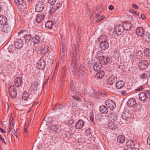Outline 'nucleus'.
Here are the masks:
<instances>
[{"label":"nucleus","mask_w":150,"mask_h":150,"mask_svg":"<svg viewBox=\"0 0 150 150\" xmlns=\"http://www.w3.org/2000/svg\"><path fill=\"white\" fill-rule=\"evenodd\" d=\"M76 49L74 50L72 52L73 59L71 63V69L72 72H75L76 71L79 72L81 74H83V70H80V69L78 67V61L77 60L78 56L77 55Z\"/></svg>","instance_id":"obj_1"},{"label":"nucleus","mask_w":150,"mask_h":150,"mask_svg":"<svg viewBox=\"0 0 150 150\" xmlns=\"http://www.w3.org/2000/svg\"><path fill=\"white\" fill-rule=\"evenodd\" d=\"M139 99L142 101L145 102L147 98H150V90H147L146 88L144 89L138 94Z\"/></svg>","instance_id":"obj_2"},{"label":"nucleus","mask_w":150,"mask_h":150,"mask_svg":"<svg viewBox=\"0 0 150 150\" xmlns=\"http://www.w3.org/2000/svg\"><path fill=\"white\" fill-rule=\"evenodd\" d=\"M22 98L23 102L25 103V105H28L31 104L32 98L30 97L28 92L25 91L23 93Z\"/></svg>","instance_id":"obj_3"},{"label":"nucleus","mask_w":150,"mask_h":150,"mask_svg":"<svg viewBox=\"0 0 150 150\" xmlns=\"http://www.w3.org/2000/svg\"><path fill=\"white\" fill-rule=\"evenodd\" d=\"M43 1H39L36 4L35 8L36 12H41L43 10L45 6Z\"/></svg>","instance_id":"obj_4"},{"label":"nucleus","mask_w":150,"mask_h":150,"mask_svg":"<svg viewBox=\"0 0 150 150\" xmlns=\"http://www.w3.org/2000/svg\"><path fill=\"white\" fill-rule=\"evenodd\" d=\"M105 104L107 107L110 108V110H112L116 107V104L112 100L108 99L105 102Z\"/></svg>","instance_id":"obj_5"},{"label":"nucleus","mask_w":150,"mask_h":150,"mask_svg":"<svg viewBox=\"0 0 150 150\" xmlns=\"http://www.w3.org/2000/svg\"><path fill=\"white\" fill-rule=\"evenodd\" d=\"M132 115V113L130 111L126 110L125 112L122 113V116L123 120L127 121L131 118Z\"/></svg>","instance_id":"obj_6"},{"label":"nucleus","mask_w":150,"mask_h":150,"mask_svg":"<svg viewBox=\"0 0 150 150\" xmlns=\"http://www.w3.org/2000/svg\"><path fill=\"white\" fill-rule=\"evenodd\" d=\"M124 30L123 27L122 25H119L115 27L114 31L116 34L117 35H120L123 33Z\"/></svg>","instance_id":"obj_7"},{"label":"nucleus","mask_w":150,"mask_h":150,"mask_svg":"<svg viewBox=\"0 0 150 150\" xmlns=\"http://www.w3.org/2000/svg\"><path fill=\"white\" fill-rule=\"evenodd\" d=\"M148 62L145 60H142L139 63L138 66L142 70L145 69L148 66Z\"/></svg>","instance_id":"obj_8"},{"label":"nucleus","mask_w":150,"mask_h":150,"mask_svg":"<svg viewBox=\"0 0 150 150\" xmlns=\"http://www.w3.org/2000/svg\"><path fill=\"white\" fill-rule=\"evenodd\" d=\"M122 26L123 27L124 30L127 31H130L131 30L132 25L129 21H125L122 23Z\"/></svg>","instance_id":"obj_9"},{"label":"nucleus","mask_w":150,"mask_h":150,"mask_svg":"<svg viewBox=\"0 0 150 150\" xmlns=\"http://www.w3.org/2000/svg\"><path fill=\"white\" fill-rule=\"evenodd\" d=\"M84 125V122L81 120H79L76 124L75 128L76 129L82 130Z\"/></svg>","instance_id":"obj_10"},{"label":"nucleus","mask_w":150,"mask_h":150,"mask_svg":"<svg viewBox=\"0 0 150 150\" xmlns=\"http://www.w3.org/2000/svg\"><path fill=\"white\" fill-rule=\"evenodd\" d=\"M145 30L142 27L137 28L136 29V33L137 35L139 36L142 37L144 36Z\"/></svg>","instance_id":"obj_11"},{"label":"nucleus","mask_w":150,"mask_h":150,"mask_svg":"<svg viewBox=\"0 0 150 150\" xmlns=\"http://www.w3.org/2000/svg\"><path fill=\"white\" fill-rule=\"evenodd\" d=\"M36 16V20L37 23H40L44 20L45 16L43 14L40 13L39 14H37Z\"/></svg>","instance_id":"obj_12"},{"label":"nucleus","mask_w":150,"mask_h":150,"mask_svg":"<svg viewBox=\"0 0 150 150\" xmlns=\"http://www.w3.org/2000/svg\"><path fill=\"white\" fill-rule=\"evenodd\" d=\"M109 44L107 41H104L100 43V48L103 50H105L109 47Z\"/></svg>","instance_id":"obj_13"},{"label":"nucleus","mask_w":150,"mask_h":150,"mask_svg":"<svg viewBox=\"0 0 150 150\" xmlns=\"http://www.w3.org/2000/svg\"><path fill=\"white\" fill-rule=\"evenodd\" d=\"M23 45V41L21 39H19L15 43V46L18 49L21 48Z\"/></svg>","instance_id":"obj_14"},{"label":"nucleus","mask_w":150,"mask_h":150,"mask_svg":"<svg viewBox=\"0 0 150 150\" xmlns=\"http://www.w3.org/2000/svg\"><path fill=\"white\" fill-rule=\"evenodd\" d=\"M126 145L127 148L132 149L135 146V142L132 140H128L126 141Z\"/></svg>","instance_id":"obj_15"},{"label":"nucleus","mask_w":150,"mask_h":150,"mask_svg":"<svg viewBox=\"0 0 150 150\" xmlns=\"http://www.w3.org/2000/svg\"><path fill=\"white\" fill-rule=\"evenodd\" d=\"M108 118L111 121H116L117 119L116 115L114 113H110L108 115Z\"/></svg>","instance_id":"obj_16"},{"label":"nucleus","mask_w":150,"mask_h":150,"mask_svg":"<svg viewBox=\"0 0 150 150\" xmlns=\"http://www.w3.org/2000/svg\"><path fill=\"white\" fill-rule=\"evenodd\" d=\"M22 79L21 77H18L14 80L15 84L17 87H20L22 85Z\"/></svg>","instance_id":"obj_17"},{"label":"nucleus","mask_w":150,"mask_h":150,"mask_svg":"<svg viewBox=\"0 0 150 150\" xmlns=\"http://www.w3.org/2000/svg\"><path fill=\"white\" fill-rule=\"evenodd\" d=\"M91 65H92L93 70L96 71L99 70L101 68V64L99 63H96L95 64H91Z\"/></svg>","instance_id":"obj_18"},{"label":"nucleus","mask_w":150,"mask_h":150,"mask_svg":"<svg viewBox=\"0 0 150 150\" xmlns=\"http://www.w3.org/2000/svg\"><path fill=\"white\" fill-rule=\"evenodd\" d=\"M128 106L130 107H134L136 103V100L134 98H130L128 100L127 103Z\"/></svg>","instance_id":"obj_19"},{"label":"nucleus","mask_w":150,"mask_h":150,"mask_svg":"<svg viewBox=\"0 0 150 150\" xmlns=\"http://www.w3.org/2000/svg\"><path fill=\"white\" fill-rule=\"evenodd\" d=\"M125 84L124 81L122 80L117 81L116 83V87L118 89H120L122 88Z\"/></svg>","instance_id":"obj_20"},{"label":"nucleus","mask_w":150,"mask_h":150,"mask_svg":"<svg viewBox=\"0 0 150 150\" xmlns=\"http://www.w3.org/2000/svg\"><path fill=\"white\" fill-rule=\"evenodd\" d=\"M117 78L113 75L110 76L108 78V82L110 85L113 84L117 81Z\"/></svg>","instance_id":"obj_21"},{"label":"nucleus","mask_w":150,"mask_h":150,"mask_svg":"<svg viewBox=\"0 0 150 150\" xmlns=\"http://www.w3.org/2000/svg\"><path fill=\"white\" fill-rule=\"evenodd\" d=\"M2 25L3 26L1 29V31L2 32L7 33L10 31V28L8 25L6 24Z\"/></svg>","instance_id":"obj_22"},{"label":"nucleus","mask_w":150,"mask_h":150,"mask_svg":"<svg viewBox=\"0 0 150 150\" xmlns=\"http://www.w3.org/2000/svg\"><path fill=\"white\" fill-rule=\"evenodd\" d=\"M100 110L102 113L106 114L108 111V109L107 106L102 105L100 107Z\"/></svg>","instance_id":"obj_23"},{"label":"nucleus","mask_w":150,"mask_h":150,"mask_svg":"<svg viewBox=\"0 0 150 150\" xmlns=\"http://www.w3.org/2000/svg\"><path fill=\"white\" fill-rule=\"evenodd\" d=\"M38 86V83L37 82L34 81L32 83L30 88L33 91H37L39 88Z\"/></svg>","instance_id":"obj_24"},{"label":"nucleus","mask_w":150,"mask_h":150,"mask_svg":"<svg viewBox=\"0 0 150 150\" xmlns=\"http://www.w3.org/2000/svg\"><path fill=\"white\" fill-rule=\"evenodd\" d=\"M100 61L101 62L103 63L105 65H106L110 62V59L108 57L104 56L102 57Z\"/></svg>","instance_id":"obj_25"},{"label":"nucleus","mask_w":150,"mask_h":150,"mask_svg":"<svg viewBox=\"0 0 150 150\" xmlns=\"http://www.w3.org/2000/svg\"><path fill=\"white\" fill-rule=\"evenodd\" d=\"M40 39L39 36L36 35L32 38V41L34 42V44H36L40 42Z\"/></svg>","instance_id":"obj_26"},{"label":"nucleus","mask_w":150,"mask_h":150,"mask_svg":"<svg viewBox=\"0 0 150 150\" xmlns=\"http://www.w3.org/2000/svg\"><path fill=\"white\" fill-rule=\"evenodd\" d=\"M7 21V19L5 16H0V24L3 25L6 24Z\"/></svg>","instance_id":"obj_27"},{"label":"nucleus","mask_w":150,"mask_h":150,"mask_svg":"<svg viewBox=\"0 0 150 150\" xmlns=\"http://www.w3.org/2000/svg\"><path fill=\"white\" fill-rule=\"evenodd\" d=\"M54 25V23L52 21H47L45 23V27L50 30L52 28V26Z\"/></svg>","instance_id":"obj_28"},{"label":"nucleus","mask_w":150,"mask_h":150,"mask_svg":"<svg viewBox=\"0 0 150 150\" xmlns=\"http://www.w3.org/2000/svg\"><path fill=\"white\" fill-rule=\"evenodd\" d=\"M105 74V71H100L96 73V77L99 79H102Z\"/></svg>","instance_id":"obj_29"},{"label":"nucleus","mask_w":150,"mask_h":150,"mask_svg":"<svg viewBox=\"0 0 150 150\" xmlns=\"http://www.w3.org/2000/svg\"><path fill=\"white\" fill-rule=\"evenodd\" d=\"M108 38L105 35H101L98 38V41L100 43L104 42V41H107V40Z\"/></svg>","instance_id":"obj_30"},{"label":"nucleus","mask_w":150,"mask_h":150,"mask_svg":"<svg viewBox=\"0 0 150 150\" xmlns=\"http://www.w3.org/2000/svg\"><path fill=\"white\" fill-rule=\"evenodd\" d=\"M117 140L119 142L122 144L125 141V137L123 135L119 136L117 137Z\"/></svg>","instance_id":"obj_31"},{"label":"nucleus","mask_w":150,"mask_h":150,"mask_svg":"<svg viewBox=\"0 0 150 150\" xmlns=\"http://www.w3.org/2000/svg\"><path fill=\"white\" fill-rule=\"evenodd\" d=\"M108 128L112 130H115L117 128V125L114 123L112 122H109L108 125Z\"/></svg>","instance_id":"obj_32"},{"label":"nucleus","mask_w":150,"mask_h":150,"mask_svg":"<svg viewBox=\"0 0 150 150\" xmlns=\"http://www.w3.org/2000/svg\"><path fill=\"white\" fill-rule=\"evenodd\" d=\"M143 39L147 42H150V34L148 33L147 34L144 35L143 36Z\"/></svg>","instance_id":"obj_33"},{"label":"nucleus","mask_w":150,"mask_h":150,"mask_svg":"<svg viewBox=\"0 0 150 150\" xmlns=\"http://www.w3.org/2000/svg\"><path fill=\"white\" fill-rule=\"evenodd\" d=\"M104 54V53L103 52H98L97 53V57L98 59L99 60H100L102 59V57H103L104 56L103 55Z\"/></svg>","instance_id":"obj_34"},{"label":"nucleus","mask_w":150,"mask_h":150,"mask_svg":"<svg viewBox=\"0 0 150 150\" xmlns=\"http://www.w3.org/2000/svg\"><path fill=\"white\" fill-rule=\"evenodd\" d=\"M60 7V4H56V5H54L52 6L50 10L52 12H54L56 11L57 9Z\"/></svg>","instance_id":"obj_35"},{"label":"nucleus","mask_w":150,"mask_h":150,"mask_svg":"<svg viewBox=\"0 0 150 150\" xmlns=\"http://www.w3.org/2000/svg\"><path fill=\"white\" fill-rule=\"evenodd\" d=\"M70 89L71 91L73 92L74 94H77L76 93V90L74 84L72 83L70 84Z\"/></svg>","instance_id":"obj_36"},{"label":"nucleus","mask_w":150,"mask_h":150,"mask_svg":"<svg viewBox=\"0 0 150 150\" xmlns=\"http://www.w3.org/2000/svg\"><path fill=\"white\" fill-rule=\"evenodd\" d=\"M64 106H63L62 105L59 104L58 105H56L54 106V110H58L60 109H62Z\"/></svg>","instance_id":"obj_37"},{"label":"nucleus","mask_w":150,"mask_h":150,"mask_svg":"<svg viewBox=\"0 0 150 150\" xmlns=\"http://www.w3.org/2000/svg\"><path fill=\"white\" fill-rule=\"evenodd\" d=\"M148 76V75L146 74L142 73L140 75V78L143 80H147Z\"/></svg>","instance_id":"obj_38"},{"label":"nucleus","mask_w":150,"mask_h":150,"mask_svg":"<svg viewBox=\"0 0 150 150\" xmlns=\"http://www.w3.org/2000/svg\"><path fill=\"white\" fill-rule=\"evenodd\" d=\"M144 53L146 57L150 56V50L148 48H146L144 50Z\"/></svg>","instance_id":"obj_39"},{"label":"nucleus","mask_w":150,"mask_h":150,"mask_svg":"<svg viewBox=\"0 0 150 150\" xmlns=\"http://www.w3.org/2000/svg\"><path fill=\"white\" fill-rule=\"evenodd\" d=\"M39 65L40 67V68L43 69L46 65V64L44 61L42 60V61H41Z\"/></svg>","instance_id":"obj_40"},{"label":"nucleus","mask_w":150,"mask_h":150,"mask_svg":"<svg viewBox=\"0 0 150 150\" xmlns=\"http://www.w3.org/2000/svg\"><path fill=\"white\" fill-rule=\"evenodd\" d=\"M10 96L13 98H15L17 96V93L16 91L9 92Z\"/></svg>","instance_id":"obj_41"},{"label":"nucleus","mask_w":150,"mask_h":150,"mask_svg":"<svg viewBox=\"0 0 150 150\" xmlns=\"http://www.w3.org/2000/svg\"><path fill=\"white\" fill-rule=\"evenodd\" d=\"M65 54V52L64 51L63 47H62V48L61 50V52L60 53V56L61 57V58L62 59L64 58V55Z\"/></svg>","instance_id":"obj_42"},{"label":"nucleus","mask_w":150,"mask_h":150,"mask_svg":"<svg viewBox=\"0 0 150 150\" xmlns=\"http://www.w3.org/2000/svg\"><path fill=\"white\" fill-rule=\"evenodd\" d=\"M15 2L18 5H21L23 4V0H14Z\"/></svg>","instance_id":"obj_43"},{"label":"nucleus","mask_w":150,"mask_h":150,"mask_svg":"<svg viewBox=\"0 0 150 150\" xmlns=\"http://www.w3.org/2000/svg\"><path fill=\"white\" fill-rule=\"evenodd\" d=\"M25 38V42L28 43L29 42H30V40H32L31 36L30 35L26 36Z\"/></svg>","instance_id":"obj_44"},{"label":"nucleus","mask_w":150,"mask_h":150,"mask_svg":"<svg viewBox=\"0 0 150 150\" xmlns=\"http://www.w3.org/2000/svg\"><path fill=\"white\" fill-rule=\"evenodd\" d=\"M50 129L51 131H56L57 129V126L56 125H52L50 127Z\"/></svg>","instance_id":"obj_45"},{"label":"nucleus","mask_w":150,"mask_h":150,"mask_svg":"<svg viewBox=\"0 0 150 150\" xmlns=\"http://www.w3.org/2000/svg\"><path fill=\"white\" fill-rule=\"evenodd\" d=\"M146 88L142 86H140L135 90L136 91H142L144 89H146Z\"/></svg>","instance_id":"obj_46"},{"label":"nucleus","mask_w":150,"mask_h":150,"mask_svg":"<svg viewBox=\"0 0 150 150\" xmlns=\"http://www.w3.org/2000/svg\"><path fill=\"white\" fill-rule=\"evenodd\" d=\"M86 135L87 136H89L91 134V132L89 129H86L85 132Z\"/></svg>","instance_id":"obj_47"},{"label":"nucleus","mask_w":150,"mask_h":150,"mask_svg":"<svg viewBox=\"0 0 150 150\" xmlns=\"http://www.w3.org/2000/svg\"><path fill=\"white\" fill-rule=\"evenodd\" d=\"M98 93L99 95H101L102 96L104 97L106 96V93L104 92H102L101 91H98Z\"/></svg>","instance_id":"obj_48"},{"label":"nucleus","mask_w":150,"mask_h":150,"mask_svg":"<svg viewBox=\"0 0 150 150\" xmlns=\"http://www.w3.org/2000/svg\"><path fill=\"white\" fill-rule=\"evenodd\" d=\"M15 87L13 85H11L9 88V92L13 91H15Z\"/></svg>","instance_id":"obj_49"},{"label":"nucleus","mask_w":150,"mask_h":150,"mask_svg":"<svg viewBox=\"0 0 150 150\" xmlns=\"http://www.w3.org/2000/svg\"><path fill=\"white\" fill-rule=\"evenodd\" d=\"M129 11L130 12L132 13L135 15H137V16H139V12H136L132 9L129 10Z\"/></svg>","instance_id":"obj_50"},{"label":"nucleus","mask_w":150,"mask_h":150,"mask_svg":"<svg viewBox=\"0 0 150 150\" xmlns=\"http://www.w3.org/2000/svg\"><path fill=\"white\" fill-rule=\"evenodd\" d=\"M72 98L79 101L81 100V98L80 97H78L77 96H72Z\"/></svg>","instance_id":"obj_51"},{"label":"nucleus","mask_w":150,"mask_h":150,"mask_svg":"<svg viewBox=\"0 0 150 150\" xmlns=\"http://www.w3.org/2000/svg\"><path fill=\"white\" fill-rule=\"evenodd\" d=\"M48 46H45L42 50L43 52L44 53H47L48 51Z\"/></svg>","instance_id":"obj_52"},{"label":"nucleus","mask_w":150,"mask_h":150,"mask_svg":"<svg viewBox=\"0 0 150 150\" xmlns=\"http://www.w3.org/2000/svg\"><path fill=\"white\" fill-rule=\"evenodd\" d=\"M56 0H49V3L51 5H52L56 2Z\"/></svg>","instance_id":"obj_53"},{"label":"nucleus","mask_w":150,"mask_h":150,"mask_svg":"<svg viewBox=\"0 0 150 150\" xmlns=\"http://www.w3.org/2000/svg\"><path fill=\"white\" fill-rule=\"evenodd\" d=\"M104 16H102L100 18L97 19V21L99 22H100L104 19Z\"/></svg>","instance_id":"obj_54"},{"label":"nucleus","mask_w":150,"mask_h":150,"mask_svg":"<svg viewBox=\"0 0 150 150\" xmlns=\"http://www.w3.org/2000/svg\"><path fill=\"white\" fill-rule=\"evenodd\" d=\"M65 79V75L64 74H63L62 76H61V81L62 82H63L64 81Z\"/></svg>","instance_id":"obj_55"},{"label":"nucleus","mask_w":150,"mask_h":150,"mask_svg":"<svg viewBox=\"0 0 150 150\" xmlns=\"http://www.w3.org/2000/svg\"><path fill=\"white\" fill-rule=\"evenodd\" d=\"M13 128V125H9L8 127V132H9Z\"/></svg>","instance_id":"obj_56"},{"label":"nucleus","mask_w":150,"mask_h":150,"mask_svg":"<svg viewBox=\"0 0 150 150\" xmlns=\"http://www.w3.org/2000/svg\"><path fill=\"white\" fill-rule=\"evenodd\" d=\"M147 141V144L150 145V135L148 137Z\"/></svg>","instance_id":"obj_57"},{"label":"nucleus","mask_w":150,"mask_h":150,"mask_svg":"<svg viewBox=\"0 0 150 150\" xmlns=\"http://www.w3.org/2000/svg\"><path fill=\"white\" fill-rule=\"evenodd\" d=\"M132 7H133V8L135 9H137L138 8V6L135 4L132 5Z\"/></svg>","instance_id":"obj_58"},{"label":"nucleus","mask_w":150,"mask_h":150,"mask_svg":"<svg viewBox=\"0 0 150 150\" xmlns=\"http://www.w3.org/2000/svg\"><path fill=\"white\" fill-rule=\"evenodd\" d=\"M109 9L110 10H112L114 8V7L112 5H110L108 7Z\"/></svg>","instance_id":"obj_59"},{"label":"nucleus","mask_w":150,"mask_h":150,"mask_svg":"<svg viewBox=\"0 0 150 150\" xmlns=\"http://www.w3.org/2000/svg\"><path fill=\"white\" fill-rule=\"evenodd\" d=\"M121 94L123 95H125L126 94L127 92L125 91H122L121 92Z\"/></svg>","instance_id":"obj_60"},{"label":"nucleus","mask_w":150,"mask_h":150,"mask_svg":"<svg viewBox=\"0 0 150 150\" xmlns=\"http://www.w3.org/2000/svg\"><path fill=\"white\" fill-rule=\"evenodd\" d=\"M141 17L143 20H144L146 18L145 16L143 14H141Z\"/></svg>","instance_id":"obj_61"},{"label":"nucleus","mask_w":150,"mask_h":150,"mask_svg":"<svg viewBox=\"0 0 150 150\" xmlns=\"http://www.w3.org/2000/svg\"><path fill=\"white\" fill-rule=\"evenodd\" d=\"M0 140H1V142H2V143H5V144H6V143L5 142L4 139L3 138L1 139Z\"/></svg>","instance_id":"obj_62"},{"label":"nucleus","mask_w":150,"mask_h":150,"mask_svg":"<svg viewBox=\"0 0 150 150\" xmlns=\"http://www.w3.org/2000/svg\"><path fill=\"white\" fill-rule=\"evenodd\" d=\"M17 129L15 131V129H14V134H15L16 137V138L17 139Z\"/></svg>","instance_id":"obj_63"},{"label":"nucleus","mask_w":150,"mask_h":150,"mask_svg":"<svg viewBox=\"0 0 150 150\" xmlns=\"http://www.w3.org/2000/svg\"><path fill=\"white\" fill-rule=\"evenodd\" d=\"M0 130H1V133H5L6 132V131H4L1 128H0Z\"/></svg>","instance_id":"obj_64"}]
</instances>
